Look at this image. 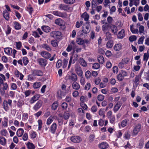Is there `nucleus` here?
I'll list each match as a JSON object with an SVG mask.
<instances>
[{
  "mask_svg": "<svg viewBox=\"0 0 149 149\" xmlns=\"http://www.w3.org/2000/svg\"><path fill=\"white\" fill-rule=\"evenodd\" d=\"M62 34L58 31H53L50 33V36L55 39H59L62 37Z\"/></svg>",
  "mask_w": 149,
  "mask_h": 149,
  "instance_id": "obj_1",
  "label": "nucleus"
},
{
  "mask_svg": "<svg viewBox=\"0 0 149 149\" xmlns=\"http://www.w3.org/2000/svg\"><path fill=\"white\" fill-rule=\"evenodd\" d=\"M37 62L41 67H45L47 63V61L45 59L39 58L37 59Z\"/></svg>",
  "mask_w": 149,
  "mask_h": 149,
  "instance_id": "obj_2",
  "label": "nucleus"
},
{
  "mask_svg": "<svg viewBox=\"0 0 149 149\" xmlns=\"http://www.w3.org/2000/svg\"><path fill=\"white\" fill-rule=\"evenodd\" d=\"M127 75V72L125 71L122 70L118 75L117 78L119 81H121L123 80L124 77Z\"/></svg>",
  "mask_w": 149,
  "mask_h": 149,
  "instance_id": "obj_3",
  "label": "nucleus"
},
{
  "mask_svg": "<svg viewBox=\"0 0 149 149\" xmlns=\"http://www.w3.org/2000/svg\"><path fill=\"white\" fill-rule=\"evenodd\" d=\"M74 68L77 74L79 76L82 77L83 76V72L81 67L78 65H76Z\"/></svg>",
  "mask_w": 149,
  "mask_h": 149,
  "instance_id": "obj_4",
  "label": "nucleus"
},
{
  "mask_svg": "<svg viewBox=\"0 0 149 149\" xmlns=\"http://www.w3.org/2000/svg\"><path fill=\"white\" fill-rule=\"evenodd\" d=\"M70 140L73 143H77L80 142L82 140L80 137L78 136H74L70 138Z\"/></svg>",
  "mask_w": 149,
  "mask_h": 149,
  "instance_id": "obj_5",
  "label": "nucleus"
},
{
  "mask_svg": "<svg viewBox=\"0 0 149 149\" xmlns=\"http://www.w3.org/2000/svg\"><path fill=\"white\" fill-rule=\"evenodd\" d=\"M43 101L41 100H39L33 106V110L35 111H37L41 107Z\"/></svg>",
  "mask_w": 149,
  "mask_h": 149,
  "instance_id": "obj_6",
  "label": "nucleus"
},
{
  "mask_svg": "<svg viewBox=\"0 0 149 149\" xmlns=\"http://www.w3.org/2000/svg\"><path fill=\"white\" fill-rule=\"evenodd\" d=\"M40 55L42 57L46 59H49L51 56L50 53L45 51L41 52Z\"/></svg>",
  "mask_w": 149,
  "mask_h": 149,
  "instance_id": "obj_7",
  "label": "nucleus"
},
{
  "mask_svg": "<svg viewBox=\"0 0 149 149\" xmlns=\"http://www.w3.org/2000/svg\"><path fill=\"white\" fill-rule=\"evenodd\" d=\"M141 128V125L140 124L137 125L134 127L133 131V135H136L140 131Z\"/></svg>",
  "mask_w": 149,
  "mask_h": 149,
  "instance_id": "obj_8",
  "label": "nucleus"
},
{
  "mask_svg": "<svg viewBox=\"0 0 149 149\" xmlns=\"http://www.w3.org/2000/svg\"><path fill=\"white\" fill-rule=\"evenodd\" d=\"M40 98V95L36 94L31 97L29 100V102L31 104H33L38 100Z\"/></svg>",
  "mask_w": 149,
  "mask_h": 149,
  "instance_id": "obj_9",
  "label": "nucleus"
},
{
  "mask_svg": "<svg viewBox=\"0 0 149 149\" xmlns=\"http://www.w3.org/2000/svg\"><path fill=\"white\" fill-rule=\"evenodd\" d=\"M52 13L55 15H56L61 17H64L66 16V13H63L58 11H54L52 12Z\"/></svg>",
  "mask_w": 149,
  "mask_h": 149,
  "instance_id": "obj_10",
  "label": "nucleus"
},
{
  "mask_svg": "<svg viewBox=\"0 0 149 149\" xmlns=\"http://www.w3.org/2000/svg\"><path fill=\"white\" fill-rule=\"evenodd\" d=\"M109 147V144L107 142H103L98 145L99 148L101 149H106Z\"/></svg>",
  "mask_w": 149,
  "mask_h": 149,
  "instance_id": "obj_11",
  "label": "nucleus"
},
{
  "mask_svg": "<svg viewBox=\"0 0 149 149\" xmlns=\"http://www.w3.org/2000/svg\"><path fill=\"white\" fill-rule=\"evenodd\" d=\"M32 74L34 76H41L43 75V72L40 70H35L33 71Z\"/></svg>",
  "mask_w": 149,
  "mask_h": 149,
  "instance_id": "obj_12",
  "label": "nucleus"
},
{
  "mask_svg": "<svg viewBox=\"0 0 149 149\" xmlns=\"http://www.w3.org/2000/svg\"><path fill=\"white\" fill-rule=\"evenodd\" d=\"M69 79L74 82H76L77 80V75L75 73H72L71 75L69 76Z\"/></svg>",
  "mask_w": 149,
  "mask_h": 149,
  "instance_id": "obj_13",
  "label": "nucleus"
},
{
  "mask_svg": "<svg viewBox=\"0 0 149 149\" xmlns=\"http://www.w3.org/2000/svg\"><path fill=\"white\" fill-rule=\"evenodd\" d=\"M59 8L62 10L65 11H67L70 9V7L68 6L62 4L59 5Z\"/></svg>",
  "mask_w": 149,
  "mask_h": 149,
  "instance_id": "obj_14",
  "label": "nucleus"
},
{
  "mask_svg": "<svg viewBox=\"0 0 149 149\" xmlns=\"http://www.w3.org/2000/svg\"><path fill=\"white\" fill-rule=\"evenodd\" d=\"M56 129V124L55 123H54L51 125L50 131L51 133L54 134L55 133Z\"/></svg>",
  "mask_w": 149,
  "mask_h": 149,
  "instance_id": "obj_15",
  "label": "nucleus"
},
{
  "mask_svg": "<svg viewBox=\"0 0 149 149\" xmlns=\"http://www.w3.org/2000/svg\"><path fill=\"white\" fill-rule=\"evenodd\" d=\"M122 105V104L120 102H118L114 106L113 108L114 112L116 113L120 109Z\"/></svg>",
  "mask_w": 149,
  "mask_h": 149,
  "instance_id": "obj_16",
  "label": "nucleus"
},
{
  "mask_svg": "<svg viewBox=\"0 0 149 149\" xmlns=\"http://www.w3.org/2000/svg\"><path fill=\"white\" fill-rule=\"evenodd\" d=\"M82 31L84 34L88 33L90 31V29H89V26H86L85 29L84 26H83L82 27Z\"/></svg>",
  "mask_w": 149,
  "mask_h": 149,
  "instance_id": "obj_17",
  "label": "nucleus"
},
{
  "mask_svg": "<svg viewBox=\"0 0 149 149\" xmlns=\"http://www.w3.org/2000/svg\"><path fill=\"white\" fill-rule=\"evenodd\" d=\"M72 87L74 90H78L80 88V86L79 83L75 82H73L72 84Z\"/></svg>",
  "mask_w": 149,
  "mask_h": 149,
  "instance_id": "obj_18",
  "label": "nucleus"
},
{
  "mask_svg": "<svg viewBox=\"0 0 149 149\" xmlns=\"http://www.w3.org/2000/svg\"><path fill=\"white\" fill-rule=\"evenodd\" d=\"M3 16L6 20L8 21L9 20L10 17L9 13L7 10H6L3 11Z\"/></svg>",
  "mask_w": 149,
  "mask_h": 149,
  "instance_id": "obj_19",
  "label": "nucleus"
},
{
  "mask_svg": "<svg viewBox=\"0 0 149 149\" xmlns=\"http://www.w3.org/2000/svg\"><path fill=\"white\" fill-rule=\"evenodd\" d=\"M110 28L112 32L115 34H116L118 31V29L116 26L114 25H111L110 26Z\"/></svg>",
  "mask_w": 149,
  "mask_h": 149,
  "instance_id": "obj_20",
  "label": "nucleus"
},
{
  "mask_svg": "<svg viewBox=\"0 0 149 149\" xmlns=\"http://www.w3.org/2000/svg\"><path fill=\"white\" fill-rule=\"evenodd\" d=\"M79 61L81 65L84 67H86L87 66V63L82 58H80Z\"/></svg>",
  "mask_w": 149,
  "mask_h": 149,
  "instance_id": "obj_21",
  "label": "nucleus"
},
{
  "mask_svg": "<svg viewBox=\"0 0 149 149\" xmlns=\"http://www.w3.org/2000/svg\"><path fill=\"white\" fill-rule=\"evenodd\" d=\"M42 48L45 49L48 51H50L52 50L51 47L46 43L42 44Z\"/></svg>",
  "mask_w": 149,
  "mask_h": 149,
  "instance_id": "obj_22",
  "label": "nucleus"
},
{
  "mask_svg": "<svg viewBox=\"0 0 149 149\" xmlns=\"http://www.w3.org/2000/svg\"><path fill=\"white\" fill-rule=\"evenodd\" d=\"M124 36L125 30L124 29H122L118 32V36L120 38H122L124 37Z\"/></svg>",
  "mask_w": 149,
  "mask_h": 149,
  "instance_id": "obj_23",
  "label": "nucleus"
},
{
  "mask_svg": "<svg viewBox=\"0 0 149 149\" xmlns=\"http://www.w3.org/2000/svg\"><path fill=\"white\" fill-rule=\"evenodd\" d=\"M24 130L21 128H19L17 130L16 134L18 137H21L23 134Z\"/></svg>",
  "mask_w": 149,
  "mask_h": 149,
  "instance_id": "obj_24",
  "label": "nucleus"
},
{
  "mask_svg": "<svg viewBox=\"0 0 149 149\" xmlns=\"http://www.w3.org/2000/svg\"><path fill=\"white\" fill-rule=\"evenodd\" d=\"M3 106L5 111H7L9 107L6 100H3Z\"/></svg>",
  "mask_w": 149,
  "mask_h": 149,
  "instance_id": "obj_25",
  "label": "nucleus"
},
{
  "mask_svg": "<svg viewBox=\"0 0 149 149\" xmlns=\"http://www.w3.org/2000/svg\"><path fill=\"white\" fill-rule=\"evenodd\" d=\"M12 49L10 48L7 47L4 49L5 52L8 55H10L12 51Z\"/></svg>",
  "mask_w": 149,
  "mask_h": 149,
  "instance_id": "obj_26",
  "label": "nucleus"
},
{
  "mask_svg": "<svg viewBox=\"0 0 149 149\" xmlns=\"http://www.w3.org/2000/svg\"><path fill=\"white\" fill-rule=\"evenodd\" d=\"M13 23L14 27L16 29L19 30L21 29V24L18 22H15Z\"/></svg>",
  "mask_w": 149,
  "mask_h": 149,
  "instance_id": "obj_27",
  "label": "nucleus"
},
{
  "mask_svg": "<svg viewBox=\"0 0 149 149\" xmlns=\"http://www.w3.org/2000/svg\"><path fill=\"white\" fill-rule=\"evenodd\" d=\"M64 95L62 93V91L60 90L58 91L57 94V96L59 99H61Z\"/></svg>",
  "mask_w": 149,
  "mask_h": 149,
  "instance_id": "obj_28",
  "label": "nucleus"
},
{
  "mask_svg": "<svg viewBox=\"0 0 149 149\" xmlns=\"http://www.w3.org/2000/svg\"><path fill=\"white\" fill-rule=\"evenodd\" d=\"M0 143L3 146H5L6 143V140L4 137H0Z\"/></svg>",
  "mask_w": 149,
  "mask_h": 149,
  "instance_id": "obj_29",
  "label": "nucleus"
},
{
  "mask_svg": "<svg viewBox=\"0 0 149 149\" xmlns=\"http://www.w3.org/2000/svg\"><path fill=\"white\" fill-rule=\"evenodd\" d=\"M58 102L55 101L52 104V109L53 110H56L58 106Z\"/></svg>",
  "mask_w": 149,
  "mask_h": 149,
  "instance_id": "obj_30",
  "label": "nucleus"
},
{
  "mask_svg": "<svg viewBox=\"0 0 149 149\" xmlns=\"http://www.w3.org/2000/svg\"><path fill=\"white\" fill-rule=\"evenodd\" d=\"M42 29L44 31L47 33L49 32L50 30V27L46 26H42Z\"/></svg>",
  "mask_w": 149,
  "mask_h": 149,
  "instance_id": "obj_31",
  "label": "nucleus"
},
{
  "mask_svg": "<svg viewBox=\"0 0 149 149\" xmlns=\"http://www.w3.org/2000/svg\"><path fill=\"white\" fill-rule=\"evenodd\" d=\"M77 42L79 45H83L84 43V40L81 38H78L76 40Z\"/></svg>",
  "mask_w": 149,
  "mask_h": 149,
  "instance_id": "obj_32",
  "label": "nucleus"
},
{
  "mask_svg": "<svg viewBox=\"0 0 149 149\" xmlns=\"http://www.w3.org/2000/svg\"><path fill=\"white\" fill-rule=\"evenodd\" d=\"M113 48L114 50L116 51H117L120 50L121 48V44L119 43L116 44L114 45Z\"/></svg>",
  "mask_w": 149,
  "mask_h": 149,
  "instance_id": "obj_33",
  "label": "nucleus"
},
{
  "mask_svg": "<svg viewBox=\"0 0 149 149\" xmlns=\"http://www.w3.org/2000/svg\"><path fill=\"white\" fill-rule=\"evenodd\" d=\"M26 146L28 149H34L35 148V146L34 145L30 142L27 143Z\"/></svg>",
  "mask_w": 149,
  "mask_h": 149,
  "instance_id": "obj_34",
  "label": "nucleus"
},
{
  "mask_svg": "<svg viewBox=\"0 0 149 149\" xmlns=\"http://www.w3.org/2000/svg\"><path fill=\"white\" fill-rule=\"evenodd\" d=\"M51 44L54 47H56L58 46V42L56 40H53L51 41Z\"/></svg>",
  "mask_w": 149,
  "mask_h": 149,
  "instance_id": "obj_35",
  "label": "nucleus"
},
{
  "mask_svg": "<svg viewBox=\"0 0 149 149\" xmlns=\"http://www.w3.org/2000/svg\"><path fill=\"white\" fill-rule=\"evenodd\" d=\"M133 25H131L130 26V30L133 33H138V30L137 29H134V28H133Z\"/></svg>",
  "mask_w": 149,
  "mask_h": 149,
  "instance_id": "obj_36",
  "label": "nucleus"
},
{
  "mask_svg": "<svg viewBox=\"0 0 149 149\" xmlns=\"http://www.w3.org/2000/svg\"><path fill=\"white\" fill-rule=\"evenodd\" d=\"M113 45V41L111 40L108 41L107 43L106 46L107 48H111Z\"/></svg>",
  "mask_w": 149,
  "mask_h": 149,
  "instance_id": "obj_37",
  "label": "nucleus"
},
{
  "mask_svg": "<svg viewBox=\"0 0 149 149\" xmlns=\"http://www.w3.org/2000/svg\"><path fill=\"white\" fill-rule=\"evenodd\" d=\"M22 120L25 121L27 120L29 117V115L28 113H24L22 114Z\"/></svg>",
  "mask_w": 149,
  "mask_h": 149,
  "instance_id": "obj_38",
  "label": "nucleus"
},
{
  "mask_svg": "<svg viewBox=\"0 0 149 149\" xmlns=\"http://www.w3.org/2000/svg\"><path fill=\"white\" fill-rule=\"evenodd\" d=\"M64 2L67 4H72L75 2V0H63Z\"/></svg>",
  "mask_w": 149,
  "mask_h": 149,
  "instance_id": "obj_39",
  "label": "nucleus"
},
{
  "mask_svg": "<svg viewBox=\"0 0 149 149\" xmlns=\"http://www.w3.org/2000/svg\"><path fill=\"white\" fill-rule=\"evenodd\" d=\"M100 67V65L98 63H94L93 64L92 68L95 69H97Z\"/></svg>",
  "mask_w": 149,
  "mask_h": 149,
  "instance_id": "obj_40",
  "label": "nucleus"
},
{
  "mask_svg": "<svg viewBox=\"0 0 149 149\" xmlns=\"http://www.w3.org/2000/svg\"><path fill=\"white\" fill-rule=\"evenodd\" d=\"M70 116L69 113L67 112H65L63 113V117L64 119L67 120L69 118Z\"/></svg>",
  "mask_w": 149,
  "mask_h": 149,
  "instance_id": "obj_41",
  "label": "nucleus"
},
{
  "mask_svg": "<svg viewBox=\"0 0 149 149\" xmlns=\"http://www.w3.org/2000/svg\"><path fill=\"white\" fill-rule=\"evenodd\" d=\"M41 86V83L40 82H38L34 83L33 85V87L35 89L39 88Z\"/></svg>",
  "mask_w": 149,
  "mask_h": 149,
  "instance_id": "obj_42",
  "label": "nucleus"
},
{
  "mask_svg": "<svg viewBox=\"0 0 149 149\" xmlns=\"http://www.w3.org/2000/svg\"><path fill=\"white\" fill-rule=\"evenodd\" d=\"M23 62L24 65H26L29 62V60L28 58L26 57H24L22 58Z\"/></svg>",
  "mask_w": 149,
  "mask_h": 149,
  "instance_id": "obj_43",
  "label": "nucleus"
},
{
  "mask_svg": "<svg viewBox=\"0 0 149 149\" xmlns=\"http://www.w3.org/2000/svg\"><path fill=\"white\" fill-rule=\"evenodd\" d=\"M97 59L99 62L101 64H103L104 63V59L103 56H99L98 58Z\"/></svg>",
  "mask_w": 149,
  "mask_h": 149,
  "instance_id": "obj_44",
  "label": "nucleus"
},
{
  "mask_svg": "<svg viewBox=\"0 0 149 149\" xmlns=\"http://www.w3.org/2000/svg\"><path fill=\"white\" fill-rule=\"evenodd\" d=\"M91 76V74L90 72L89 71H87L85 73V76L87 79H89Z\"/></svg>",
  "mask_w": 149,
  "mask_h": 149,
  "instance_id": "obj_45",
  "label": "nucleus"
},
{
  "mask_svg": "<svg viewBox=\"0 0 149 149\" xmlns=\"http://www.w3.org/2000/svg\"><path fill=\"white\" fill-rule=\"evenodd\" d=\"M137 39V37L134 35L130 36L129 38V40L130 42H133L135 41Z\"/></svg>",
  "mask_w": 149,
  "mask_h": 149,
  "instance_id": "obj_46",
  "label": "nucleus"
},
{
  "mask_svg": "<svg viewBox=\"0 0 149 149\" xmlns=\"http://www.w3.org/2000/svg\"><path fill=\"white\" fill-rule=\"evenodd\" d=\"M68 104L65 102H63L61 104L62 108L64 110H66L68 107Z\"/></svg>",
  "mask_w": 149,
  "mask_h": 149,
  "instance_id": "obj_47",
  "label": "nucleus"
},
{
  "mask_svg": "<svg viewBox=\"0 0 149 149\" xmlns=\"http://www.w3.org/2000/svg\"><path fill=\"white\" fill-rule=\"evenodd\" d=\"M31 92V91L30 90H28L25 91L24 93L25 96L26 97H27L29 96L30 95Z\"/></svg>",
  "mask_w": 149,
  "mask_h": 149,
  "instance_id": "obj_48",
  "label": "nucleus"
},
{
  "mask_svg": "<svg viewBox=\"0 0 149 149\" xmlns=\"http://www.w3.org/2000/svg\"><path fill=\"white\" fill-rule=\"evenodd\" d=\"M111 34L110 33L108 32L106 34V38H105V40H110L111 38Z\"/></svg>",
  "mask_w": 149,
  "mask_h": 149,
  "instance_id": "obj_49",
  "label": "nucleus"
},
{
  "mask_svg": "<svg viewBox=\"0 0 149 149\" xmlns=\"http://www.w3.org/2000/svg\"><path fill=\"white\" fill-rule=\"evenodd\" d=\"M104 97V96L101 94H100L98 95L97 98L99 101H102L103 100Z\"/></svg>",
  "mask_w": 149,
  "mask_h": 149,
  "instance_id": "obj_50",
  "label": "nucleus"
},
{
  "mask_svg": "<svg viewBox=\"0 0 149 149\" xmlns=\"http://www.w3.org/2000/svg\"><path fill=\"white\" fill-rule=\"evenodd\" d=\"M95 138V135L94 134H91L90 135L89 140L90 142H92L94 140V139Z\"/></svg>",
  "mask_w": 149,
  "mask_h": 149,
  "instance_id": "obj_51",
  "label": "nucleus"
},
{
  "mask_svg": "<svg viewBox=\"0 0 149 149\" xmlns=\"http://www.w3.org/2000/svg\"><path fill=\"white\" fill-rule=\"evenodd\" d=\"M144 38V36H142L138 40V44H142Z\"/></svg>",
  "mask_w": 149,
  "mask_h": 149,
  "instance_id": "obj_52",
  "label": "nucleus"
},
{
  "mask_svg": "<svg viewBox=\"0 0 149 149\" xmlns=\"http://www.w3.org/2000/svg\"><path fill=\"white\" fill-rule=\"evenodd\" d=\"M53 118H51L49 117V118H48L47 120L46 124L48 125H49L51 123H52L53 120L52 119Z\"/></svg>",
  "mask_w": 149,
  "mask_h": 149,
  "instance_id": "obj_53",
  "label": "nucleus"
},
{
  "mask_svg": "<svg viewBox=\"0 0 149 149\" xmlns=\"http://www.w3.org/2000/svg\"><path fill=\"white\" fill-rule=\"evenodd\" d=\"M38 130H40L42 127V120H38Z\"/></svg>",
  "mask_w": 149,
  "mask_h": 149,
  "instance_id": "obj_54",
  "label": "nucleus"
},
{
  "mask_svg": "<svg viewBox=\"0 0 149 149\" xmlns=\"http://www.w3.org/2000/svg\"><path fill=\"white\" fill-rule=\"evenodd\" d=\"M130 60V59L126 58H124L122 59L121 61L125 64H127V63L129 62Z\"/></svg>",
  "mask_w": 149,
  "mask_h": 149,
  "instance_id": "obj_55",
  "label": "nucleus"
},
{
  "mask_svg": "<svg viewBox=\"0 0 149 149\" xmlns=\"http://www.w3.org/2000/svg\"><path fill=\"white\" fill-rule=\"evenodd\" d=\"M91 87V84L89 83H87L84 89L87 91L88 90L90 89Z\"/></svg>",
  "mask_w": 149,
  "mask_h": 149,
  "instance_id": "obj_56",
  "label": "nucleus"
},
{
  "mask_svg": "<svg viewBox=\"0 0 149 149\" xmlns=\"http://www.w3.org/2000/svg\"><path fill=\"white\" fill-rule=\"evenodd\" d=\"M109 118L110 122L111 123H113L115 120V118L114 116H113L109 117Z\"/></svg>",
  "mask_w": 149,
  "mask_h": 149,
  "instance_id": "obj_57",
  "label": "nucleus"
},
{
  "mask_svg": "<svg viewBox=\"0 0 149 149\" xmlns=\"http://www.w3.org/2000/svg\"><path fill=\"white\" fill-rule=\"evenodd\" d=\"M80 79V82L82 85H84L85 83V79L84 77H81Z\"/></svg>",
  "mask_w": 149,
  "mask_h": 149,
  "instance_id": "obj_58",
  "label": "nucleus"
},
{
  "mask_svg": "<svg viewBox=\"0 0 149 149\" xmlns=\"http://www.w3.org/2000/svg\"><path fill=\"white\" fill-rule=\"evenodd\" d=\"M149 57V54H147L146 53H145L144 54L143 60L147 61Z\"/></svg>",
  "mask_w": 149,
  "mask_h": 149,
  "instance_id": "obj_59",
  "label": "nucleus"
},
{
  "mask_svg": "<svg viewBox=\"0 0 149 149\" xmlns=\"http://www.w3.org/2000/svg\"><path fill=\"white\" fill-rule=\"evenodd\" d=\"M116 135L117 138H120L122 135V133L120 131H118L116 132Z\"/></svg>",
  "mask_w": 149,
  "mask_h": 149,
  "instance_id": "obj_60",
  "label": "nucleus"
},
{
  "mask_svg": "<svg viewBox=\"0 0 149 149\" xmlns=\"http://www.w3.org/2000/svg\"><path fill=\"white\" fill-rule=\"evenodd\" d=\"M92 8H95L97 6V2L95 0H92L91 1Z\"/></svg>",
  "mask_w": 149,
  "mask_h": 149,
  "instance_id": "obj_61",
  "label": "nucleus"
},
{
  "mask_svg": "<svg viewBox=\"0 0 149 149\" xmlns=\"http://www.w3.org/2000/svg\"><path fill=\"white\" fill-rule=\"evenodd\" d=\"M127 123V120L126 119H125L123 120L121 123V125L123 127L125 126Z\"/></svg>",
  "mask_w": 149,
  "mask_h": 149,
  "instance_id": "obj_62",
  "label": "nucleus"
},
{
  "mask_svg": "<svg viewBox=\"0 0 149 149\" xmlns=\"http://www.w3.org/2000/svg\"><path fill=\"white\" fill-rule=\"evenodd\" d=\"M101 81V79L99 77L96 78L95 80V84L96 85L99 84Z\"/></svg>",
  "mask_w": 149,
  "mask_h": 149,
  "instance_id": "obj_63",
  "label": "nucleus"
},
{
  "mask_svg": "<svg viewBox=\"0 0 149 149\" xmlns=\"http://www.w3.org/2000/svg\"><path fill=\"white\" fill-rule=\"evenodd\" d=\"M110 3V2L109 0H105L104 1V2L103 4L105 7H107L109 4Z\"/></svg>",
  "mask_w": 149,
  "mask_h": 149,
  "instance_id": "obj_64",
  "label": "nucleus"
}]
</instances>
